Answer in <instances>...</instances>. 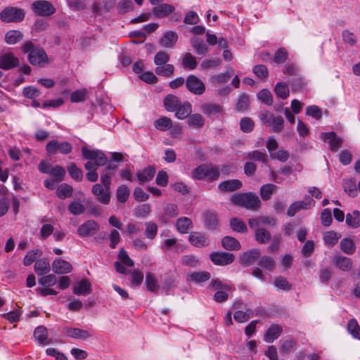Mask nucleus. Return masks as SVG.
Listing matches in <instances>:
<instances>
[{
    "label": "nucleus",
    "mask_w": 360,
    "mask_h": 360,
    "mask_svg": "<svg viewBox=\"0 0 360 360\" xmlns=\"http://www.w3.org/2000/svg\"><path fill=\"white\" fill-rule=\"evenodd\" d=\"M88 93L86 89L76 90L71 94L70 101L72 103L84 102L87 99Z\"/></svg>",
    "instance_id": "obj_41"
},
{
    "label": "nucleus",
    "mask_w": 360,
    "mask_h": 360,
    "mask_svg": "<svg viewBox=\"0 0 360 360\" xmlns=\"http://www.w3.org/2000/svg\"><path fill=\"white\" fill-rule=\"evenodd\" d=\"M281 351L283 353H288L295 345V342L290 337L280 340Z\"/></svg>",
    "instance_id": "obj_60"
},
{
    "label": "nucleus",
    "mask_w": 360,
    "mask_h": 360,
    "mask_svg": "<svg viewBox=\"0 0 360 360\" xmlns=\"http://www.w3.org/2000/svg\"><path fill=\"white\" fill-rule=\"evenodd\" d=\"M50 264L46 258L39 259L34 264V271L37 275L46 274L50 271Z\"/></svg>",
    "instance_id": "obj_28"
},
{
    "label": "nucleus",
    "mask_w": 360,
    "mask_h": 360,
    "mask_svg": "<svg viewBox=\"0 0 360 360\" xmlns=\"http://www.w3.org/2000/svg\"><path fill=\"white\" fill-rule=\"evenodd\" d=\"M131 274V284L132 286L140 285L143 280V274L139 269L129 271Z\"/></svg>",
    "instance_id": "obj_59"
},
{
    "label": "nucleus",
    "mask_w": 360,
    "mask_h": 360,
    "mask_svg": "<svg viewBox=\"0 0 360 360\" xmlns=\"http://www.w3.org/2000/svg\"><path fill=\"white\" fill-rule=\"evenodd\" d=\"M340 245L342 251L347 255H352L356 250L354 243L350 238H345L342 239Z\"/></svg>",
    "instance_id": "obj_39"
},
{
    "label": "nucleus",
    "mask_w": 360,
    "mask_h": 360,
    "mask_svg": "<svg viewBox=\"0 0 360 360\" xmlns=\"http://www.w3.org/2000/svg\"><path fill=\"white\" fill-rule=\"evenodd\" d=\"M249 97L246 94H242L239 96L236 105V109L238 112H244L249 107Z\"/></svg>",
    "instance_id": "obj_58"
},
{
    "label": "nucleus",
    "mask_w": 360,
    "mask_h": 360,
    "mask_svg": "<svg viewBox=\"0 0 360 360\" xmlns=\"http://www.w3.org/2000/svg\"><path fill=\"white\" fill-rule=\"evenodd\" d=\"M335 265L341 271H348L353 267V262L347 257L336 255L333 258Z\"/></svg>",
    "instance_id": "obj_20"
},
{
    "label": "nucleus",
    "mask_w": 360,
    "mask_h": 360,
    "mask_svg": "<svg viewBox=\"0 0 360 360\" xmlns=\"http://www.w3.org/2000/svg\"><path fill=\"white\" fill-rule=\"evenodd\" d=\"M49 174L53 176L56 181H62L65 175V170L61 166L56 165L51 169Z\"/></svg>",
    "instance_id": "obj_64"
},
{
    "label": "nucleus",
    "mask_w": 360,
    "mask_h": 360,
    "mask_svg": "<svg viewBox=\"0 0 360 360\" xmlns=\"http://www.w3.org/2000/svg\"><path fill=\"white\" fill-rule=\"evenodd\" d=\"M24 17L23 10L16 7H6L0 12V19L4 22H20Z\"/></svg>",
    "instance_id": "obj_5"
},
{
    "label": "nucleus",
    "mask_w": 360,
    "mask_h": 360,
    "mask_svg": "<svg viewBox=\"0 0 360 360\" xmlns=\"http://www.w3.org/2000/svg\"><path fill=\"white\" fill-rule=\"evenodd\" d=\"M146 285L148 290L150 292H156L160 288L155 274L151 272H148L146 274Z\"/></svg>",
    "instance_id": "obj_38"
},
{
    "label": "nucleus",
    "mask_w": 360,
    "mask_h": 360,
    "mask_svg": "<svg viewBox=\"0 0 360 360\" xmlns=\"http://www.w3.org/2000/svg\"><path fill=\"white\" fill-rule=\"evenodd\" d=\"M254 122L249 117H243L240 122V129L245 133H250L253 130Z\"/></svg>",
    "instance_id": "obj_63"
},
{
    "label": "nucleus",
    "mask_w": 360,
    "mask_h": 360,
    "mask_svg": "<svg viewBox=\"0 0 360 360\" xmlns=\"http://www.w3.org/2000/svg\"><path fill=\"white\" fill-rule=\"evenodd\" d=\"M201 110L209 117L222 113V108L215 103H204L201 105Z\"/></svg>",
    "instance_id": "obj_29"
},
{
    "label": "nucleus",
    "mask_w": 360,
    "mask_h": 360,
    "mask_svg": "<svg viewBox=\"0 0 360 360\" xmlns=\"http://www.w3.org/2000/svg\"><path fill=\"white\" fill-rule=\"evenodd\" d=\"M46 149L49 153L54 154L58 150L61 154L66 155L72 151V146L67 141L60 143L56 140H51L47 143Z\"/></svg>",
    "instance_id": "obj_10"
},
{
    "label": "nucleus",
    "mask_w": 360,
    "mask_h": 360,
    "mask_svg": "<svg viewBox=\"0 0 360 360\" xmlns=\"http://www.w3.org/2000/svg\"><path fill=\"white\" fill-rule=\"evenodd\" d=\"M259 266L267 269L269 271H273L276 267V262L274 259L269 256H262L259 260Z\"/></svg>",
    "instance_id": "obj_48"
},
{
    "label": "nucleus",
    "mask_w": 360,
    "mask_h": 360,
    "mask_svg": "<svg viewBox=\"0 0 360 360\" xmlns=\"http://www.w3.org/2000/svg\"><path fill=\"white\" fill-rule=\"evenodd\" d=\"M321 138L328 141L330 148L333 151H337L340 148L342 143V139L338 137L336 134L333 131L321 134Z\"/></svg>",
    "instance_id": "obj_19"
},
{
    "label": "nucleus",
    "mask_w": 360,
    "mask_h": 360,
    "mask_svg": "<svg viewBox=\"0 0 360 360\" xmlns=\"http://www.w3.org/2000/svg\"><path fill=\"white\" fill-rule=\"evenodd\" d=\"M178 35L175 32L168 31L166 32L163 37L160 39V44L166 48H172L176 43Z\"/></svg>",
    "instance_id": "obj_25"
},
{
    "label": "nucleus",
    "mask_w": 360,
    "mask_h": 360,
    "mask_svg": "<svg viewBox=\"0 0 360 360\" xmlns=\"http://www.w3.org/2000/svg\"><path fill=\"white\" fill-rule=\"evenodd\" d=\"M191 43L198 54L203 55L208 51L207 46L202 39L194 37L191 38Z\"/></svg>",
    "instance_id": "obj_32"
},
{
    "label": "nucleus",
    "mask_w": 360,
    "mask_h": 360,
    "mask_svg": "<svg viewBox=\"0 0 360 360\" xmlns=\"http://www.w3.org/2000/svg\"><path fill=\"white\" fill-rule=\"evenodd\" d=\"M72 290L77 295H87L92 290L91 282L86 278L82 279L74 285Z\"/></svg>",
    "instance_id": "obj_18"
},
{
    "label": "nucleus",
    "mask_w": 360,
    "mask_h": 360,
    "mask_svg": "<svg viewBox=\"0 0 360 360\" xmlns=\"http://www.w3.org/2000/svg\"><path fill=\"white\" fill-rule=\"evenodd\" d=\"M219 170L218 167L211 165H201L193 172L194 179L201 180L207 179L210 181H214L219 178Z\"/></svg>",
    "instance_id": "obj_4"
},
{
    "label": "nucleus",
    "mask_w": 360,
    "mask_h": 360,
    "mask_svg": "<svg viewBox=\"0 0 360 360\" xmlns=\"http://www.w3.org/2000/svg\"><path fill=\"white\" fill-rule=\"evenodd\" d=\"M282 332V328L278 325H272L267 330L264 340L267 342H272L277 339Z\"/></svg>",
    "instance_id": "obj_33"
},
{
    "label": "nucleus",
    "mask_w": 360,
    "mask_h": 360,
    "mask_svg": "<svg viewBox=\"0 0 360 360\" xmlns=\"http://www.w3.org/2000/svg\"><path fill=\"white\" fill-rule=\"evenodd\" d=\"M72 193V186L66 184L60 185L56 191L57 196L60 199H65L67 197L71 196Z\"/></svg>",
    "instance_id": "obj_50"
},
{
    "label": "nucleus",
    "mask_w": 360,
    "mask_h": 360,
    "mask_svg": "<svg viewBox=\"0 0 360 360\" xmlns=\"http://www.w3.org/2000/svg\"><path fill=\"white\" fill-rule=\"evenodd\" d=\"M145 236L148 239H154L158 233V226L155 223L148 221L145 223Z\"/></svg>",
    "instance_id": "obj_51"
},
{
    "label": "nucleus",
    "mask_w": 360,
    "mask_h": 360,
    "mask_svg": "<svg viewBox=\"0 0 360 360\" xmlns=\"http://www.w3.org/2000/svg\"><path fill=\"white\" fill-rule=\"evenodd\" d=\"M274 91L276 96L282 99H286L290 94L288 86L284 82H278L276 84Z\"/></svg>",
    "instance_id": "obj_44"
},
{
    "label": "nucleus",
    "mask_w": 360,
    "mask_h": 360,
    "mask_svg": "<svg viewBox=\"0 0 360 360\" xmlns=\"http://www.w3.org/2000/svg\"><path fill=\"white\" fill-rule=\"evenodd\" d=\"M101 184H96L93 186L91 192L96 196L97 200L103 205L109 204L110 201V184L111 175L104 174L101 176Z\"/></svg>",
    "instance_id": "obj_1"
},
{
    "label": "nucleus",
    "mask_w": 360,
    "mask_h": 360,
    "mask_svg": "<svg viewBox=\"0 0 360 360\" xmlns=\"http://www.w3.org/2000/svg\"><path fill=\"white\" fill-rule=\"evenodd\" d=\"M82 153L84 158L93 160L97 166H103L107 162L105 154L98 150H89L86 146L82 147Z\"/></svg>",
    "instance_id": "obj_8"
},
{
    "label": "nucleus",
    "mask_w": 360,
    "mask_h": 360,
    "mask_svg": "<svg viewBox=\"0 0 360 360\" xmlns=\"http://www.w3.org/2000/svg\"><path fill=\"white\" fill-rule=\"evenodd\" d=\"M257 98L267 105H271L273 103V96L268 89H264L259 91L257 94Z\"/></svg>",
    "instance_id": "obj_55"
},
{
    "label": "nucleus",
    "mask_w": 360,
    "mask_h": 360,
    "mask_svg": "<svg viewBox=\"0 0 360 360\" xmlns=\"http://www.w3.org/2000/svg\"><path fill=\"white\" fill-rule=\"evenodd\" d=\"M182 65L185 68L193 70L197 66V62L195 57L193 56L191 53H187L183 58Z\"/></svg>",
    "instance_id": "obj_61"
},
{
    "label": "nucleus",
    "mask_w": 360,
    "mask_h": 360,
    "mask_svg": "<svg viewBox=\"0 0 360 360\" xmlns=\"http://www.w3.org/2000/svg\"><path fill=\"white\" fill-rule=\"evenodd\" d=\"M230 226L234 231L245 233L248 229L245 224L238 218H232L230 220Z\"/></svg>",
    "instance_id": "obj_53"
},
{
    "label": "nucleus",
    "mask_w": 360,
    "mask_h": 360,
    "mask_svg": "<svg viewBox=\"0 0 360 360\" xmlns=\"http://www.w3.org/2000/svg\"><path fill=\"white\" fill-rule=\"evenodd\" d=\"M33 9L40 16H49L56 11L53 6L47 1L39 0L33 3Z\"/></svg>",
    "instance_id": "obj_11"
},
{
    "label": "nucleus",
    "mask_w": 360,
    "mask_h": 360,
    "mask_svg": "<svg viewBox=\"0 0 360 360\" xmlns=\"http://www.w3.org/2000/svg\"><path fill=\"white\" fill-rule=\"evenodd\" d=\"M188 124L195 128H201L205 124V119L200 114L190 115L188 119Z\"/></svg>",
    "instance_id": "obj_46"
},
{
    "label": "nucleus",
    "mask_w": 360,
    "mask_h": 360,
    "mask_svg": "<svg viewBox=\"0 0 360 360\" xmlns=\"http://www.w3.org/2000/svg\"><path fill=\"white\" fill-rule=\"evenodd\" d=\"M155 174V169L153 166H148L143 170L136 173V176L141 184H143L146 182L151 180Z\"/></svg>",
    "instance_id": "obj_27"
},
{
    "label": "nucleus",
    "mask_w": 360,
    "mask_h": 360,
    "mask_svg": "<svg viewBox=\"0 0 360 360\" xmlns=\"http://www.w3.org/2000/svg\"><path fill=\"white\" fill-rule=\"evenodd\" d=\"M223 248L228 250H238L240 249V243L235 238L231 236H224L221 239Z\"/></svg>",
    "instance_id": "obj_31"
},
{
    "label": "nucleus",
    "mask_w": 360,
    "mask_h": 360,
    "mask_svg": "<svg viewBox=\"0 0 360 360\" xmlns=\"http://www.w3.org/2000/svg\"><path fill=\"white\" fill-rule=\"evenodd\" d=\"M41 255V252L38 249L32 250L29 251L23 259L24 265L30 266L32 262H34L36 260L37 255Z\"/></svg>",
    "instance_id": "obj_62"
},
{
    "label": "nucleus",
    "mask_w": 360,
    "mask_h": 360,
    "mask_svg": "<svg viewBox=\"0 0 360 360\" xmlns=\"http://www.w3.org/2000/svg\"><path fill=\"white\" fill-rule=\"evenodd\" d=\"M210 258L214 264L225 266L231 264L234 261L235 257L232 253L215 252L210 255Z\"/></svg>",
    "instance_id": "obj_12"
},
{
    "label": "nucleus",
    "mask_w": 360,
    "mask_h": 360,
    "mask_svg": "<svg viewBox=\"0 0 360 360\" xmlns=\"http://www.w3.org/2000/svg\"><path fill=\"white\" fill-rule=\"evenodd\" d=\"M188 280L195 283L205 282L210 278V274L207 271L191 272L188 274Z\"/></svg>",
    "instance_id": "obj_36"
},
{
    "label": "nucleus",
    "mask_w": 360,
    "mask_h": 360,
    "mask_svg": "<svg viewBox=\"0 0 360 360\" xmlns=\"http://www.w3.org/2000/svg\"><path fill=\"white\" fill-rule=\"evenodd\" d=\"M155 128L160 131H166L172 127V120L167 117H162L154 122Z\"/></svg>",
    "instance_id": "obj_45"
},
{
    "label": "nucleus",
    "mask_w": 360,
    "mask_h": 360,
    "mask_svg": "<svg viewBox=\"0 0 360 360\" xmlns=\"http://www.w3.org/2000/svg\"><path fill=\"white\" fill-rule=\"evenodd\" d=\"M22 39V34L18 30H10L5 35V40L8 44H15Z\"/></svg>",
    "instance_id": "obj_42"
},
{
    "label": "nucleus",
    "mask_w": 360,
    "mask_h": 360,
    "mask_svg": "<svg viewBox=\"0 0 360 360\" xmlns=\"http://www.w3.org/2000/svg\"><path fill=\"white\" fill-rule=\"evenodd\" d=\"M276 186L272 184H266L263 185L260 188V195L263 200H269L271 197V195L276 192Z\"/></svg>",
    "instance_id": "obj_43"
},
{
    "label": "nucleus",
    "mask_w": 360,
    "mask_h": 360,
    "mask_svg": "<svg viewBox=\"0 0 360 360\" xmlns=\"http://www.w3.org/2000/svg\"><path fill=\"white\" fill-rule=\"evenodd\" d=\"M188 240L191 245L198 248L206 247L210 244L209 238L205 234L197 231L192 232L189 235Z\"/></svg>",
    "instance_id": "obj_16"
},
{
    "label": "nucleus",
    "mask_w": 360,
    "mask_h": 360,
    "mask_svg": "<svg viewBox=\"0 0 360 360\" xmlns=\"http://www.w3.org/2000/svg\"><path fill=\"white\" fill-rule=\"evenodd\" d=\"M174 11V7L170 4H162L155 6L152 11L159 18H165Z\"/></svg>",
    "instance_id": "obj_24"
},
{
    "label": "nucleus",
    "mask_w": 360,
    "mask_h": 360,
    "mask_svg": "<svg viewBox=\"0 0 360 360\" xmlns=\"http://www.w3.org/2000/svg\"><path fill=\"white\" fill-rule=\"evenodd\" d=\"M52 269L56 274H65L70 273L72 267L70 262L64 259H57L52 264Z\"/></svg>",
    "instance_id": "obj_17"
},
{
    "label": "nucleus",
    "mask_w": 360,
    "mask_h": 360,
    "mask_svg": "<svg viewBox=\"0 0 360 360\" xmlns=\"http://www.w3.org/2000/svg\"><path fill=\"white\" fill-rule=\"evenodd\" d=\"M346 224L354 229L360 226V212L354 210L352 213H348L346 215Z\"/></svg>",
    "instance_id": "obj_35"
},
{
    "label": "nucleus",
    "mask_w": 360,
    "mask_h": 360,
    "mask_svg": "<svg viewBox=\"0 0 360 360\" xmlns=\"http://www.w3.org/2000/svg\"><path fill=\"white\" fill-rule=\"evenodd\" d=\"M65 333L68 337L81 340H86L91 336L89 331L77 328H65Z\"/></svg>",
    "instance_id": "obj_22"
},
{
    "label": "nucleus",
    "mask_w": 360,
    "mask_h": 360,
    "mask_svg": "<svg viewBox=\"0 0 360 360\" xmlns=\"http://www.w3.org/2000/svg\"><path fill=\"white\" fill-rule=\"evenodd\" d=\"M260 119L265 124L271 127L273 131L276 133L280 132L283 128L284 120L280 115L275 116L266 112L260 115Z\"/></svg>",
    "instance_id": "obj_6"
},
{
    "label": "nucleus",
    "mask_w": 360,
    "mask_h": 360,
    "mask_svg": "<svg viewBox=\"0 0 360 360\" xmlns=\"http://www.w3.org/2000/svg\"><path fill=\"white\" fill-rule=\"evenodd\" d=\"M19 65V60L13 53H6L0 57V68L8 70Z\"/></svg>",
    "instance_id": "obj_15"
},
{
    "label": "nucleus",
    "mask_w": 360,
    "mask_h": 360,
    "mask_svg": "<svg viewBox=\"0 0 360 360\" xmlns=\"http://www.w3.org/2000/svg\"><path fill=\"white\" fill-rule=\"evenodd\" d=\"M130 191L126 185L120 186L116 191V196L120 202H125L129 196Z\"/></svg>",
    "instance_id": "obj_49"
},
{
    "label": "nucleus",
    "mask_w": 360,
    "mask_h": 360,
    "mask_svg": "<svg viewBox=\"0 0 360 360\" xmlns=\"http://www.w3.org/2000/svg\"><path fill=\"white\" fill-rule=\"evenodd\" d=\"M24 53H28V60L32 65H40L48 61L45 51L39 46H36L32 41H27L21 46Z\"/></svg>",
    "instance_id": "obj_2"
},
{
    "label": "nucleus",
    "mask_w": 360,
    "mask_h": 360,
    "mask_svg": "<svg viewBox=\"0 0 360 360\" xmlns=\"http://www.w3.org/2000/svg\"><path fill=\"white\" fill-rule=\"evenodd\" d=\"M347 330L354 338L360 340V327L356 319H351L348 322Z\"/></svg>",
    "instance_id": "obj_54"
},
{
    "label": "nucleus",
    "mask_w": 360,
    "mask_h": 360,
    "mask_svg": "<svg viewBox=\"0 0 360 360\" xmlns=\"http://www.w3.org/2000/svg\"><path fill=\"white\" fill-rule=\"evenodd\" d=\"M174 68L171 64H166L163 65H158L155 70V73L160 76H165L167 77H170L173 75Z\"/></svg>",
    "instance_id": "obj_47"
},
{
    "label": "nucleus",
    "mask_w": 360,
    "mask_h": 360,
    "mask_svg": "<svg viewBox=\"0 0 360 360\" xmlns=\"http://www.w3.org/2000/svg\"><path fill=\"white\" fill-rule=\"evenodd\" d=\"M259 256V250L257 248L245 252L240 257V264L246 266H251L258 259Z\"/></svg>",
    "instance_id": "obj_14"
},
{
    "label": "nucleus",
    "mask_w": 360,
    "mask_h": 360,
    "mask_svg": "<svg viewBox=\"0 0 360 360\" xmlns=\"http://www.w3.org/2000/svg\"><path fill=\"white\" fill-rule=\"evenodd\" d=\"M247 158L251 160L260 162L263 164H266L269 160L267 154L258 150L248 152Z\"/></svg>",
    "instance_id": "obj_34"
},
{
    "label": "nucleus",
    "mask_w": 360,
    "mask_h": 360,
    "mask_svg": "<svg viewBox=\"0 0 360 360\" xmlns=\"http://www.w3.org/2000/svg\"><path fill=\"white\" fill-rule=\"evenodd\" d=\"M231 201L236 205L251 210H257L260 206L259 197L252 193L234 194Z\"/></svg>",
    "instance_id": "obj_3"
},
{
    "label": "nucleus",
    "mask_w": 360,
    "mask_h": 360,
    "mask_svg": "<svg viewBox=\"0 0 360 360\" xmlns=\"http://www.w3.org/2000/svg\"><path fill=\"white\" fill-rule=\"evenodd\" d=\"M99 226L94 220H89L80 225L77 229V233L81 237L93 236L98 230Z\"/></svg>",
    "instance_id": "obj_13"
},
{
    "label": "nucleus",
    "mask_w": 360,
    "mask_h": 360,
    "mask_svg": "<svg viewBox=\"0 0 360 360\" xmlns=\"http://www.w3.org/2000/svg\"><path fill=\"white\" fill-rule=\"evenodd\" d=\"M205 226L210 230H215L217 228L219 221L217 213L214 211H207L203 215Z\"/></svg>",
    "instance_id": "obj_21"
},
{
    "label": "nucleus",
    "mask_w": 360,
    "mask_h": 360,
    "mask_svg": "<svg viewBox=\"0 0 360 360\" xmlns=\"http://www.w3.org/2000/svg\"><path fill=\"white\" fill-rule=\"evenodd\" d=\"M314 205L315 201L309 195H307L304 197L303 200L292 202L290 205L287 214L290 217H293L301 210L311 209L314 206Z\"/></svg>",
    "instance_id": "obj_9"
},
{
    "label": "nucleus",
    "mask_w": 360,
    "mask_h": 360,
    "mask_svg": "<svg viewBox=\"0 0 360 360\" xmlns=\"http://www.w3.org/2000/svg\"><path fill=\"white\" fill-rule=\"evenodd\" d=\"M68 171L72 179L82 181L83 178L82 171L74 162L70 164L68 167Z\"/></svg>",
    "instance_id": "obj_56"
},
{
    "label": "nucleus",
    "mask_w": 360,
    "mask_h": 360,
    "mask_svg": "<svg viewBox=\"0 0 360 360\" xmlns=\"http://www.w3.org/2000/svg\"><path fill=\"white\" fill-rule=\"evenodd\" d=\"M34 337L40 345L47 344L48 342H46L48 339L46 328L42 326H38L34 331Z\"/></svg>",
    "instance_id": "obj_37"
},
{
    "label": "nucleus",
    "mask_w": 360,
    "mask_h": 360,
    "mask_svg": "<svg viewBox=\"0 0 360 360\" xmlns=\"http://www.w3.org/2000/svg\"><path fill=\"white\" fill-rule=\"evenodd\" d=\"M192 112V106L190 103H180L179 105L175 110V116L179 120H184L188 117Z\"/></svg>",
    "instance_id": "obj_26"
},
{
    "label": "nucleus",
    "mask_w": 360,
    "mask_h": 360,
    "mask_svg": "<svg viewBox=\"0 0 360 360\" xmlns=\"http://www.w3.org/2000/svg\"><path fill=\"white\" fill-rule=\"evenodd\" d=\"M192 224L191 219L188 217H181L176 221V226L181 233H185L192 227Z\"/></svg>",
    "instance_id": "obj_40"
},
{
    "label": "nucleus",
    "mask_w": 360,
    "mask_h": 360,
    "mask_svg": "<svg viewBox=\"0 0 360 360\" xmlns=\"http://www.w3.org/2000/svg\"><path fill=\"white\" fill-rule=\"evenodd\" d=\"M243 184L240 180L231 179L221 182L218 188L222 191L233 192L240 189Z\"/></svg>",
    "instance_id": "obj_23"
},
{
    "label": "nucleus",
    "mask_w": 360,
    "mask_h": 360,
    "mask_svg": "<svg viewBox=\"0 0 360 360\" xmlns=\"http://www.w3.org/2000/svg\"><path fill=\"white\" fill-rule=\"evenodd\" d=\"M164 107L167 111L174 112L178 105H179L181 101L177 96L168 94L164 99Z\"/></svg>",
    "instance_id": "obj_30"
},
{
    "label": "nucleus",
    "mask_w": 360,
    "mask_h": 360,
    "mask_svg": "<svg viewBox=\"0 0 360 360\" xmlns=\"http://www.w3.org/2000/svg\"><path fill=\"white\" fill-rule=\"evenodd\" d=\"M340 238V235L338 234L333 231H327L324 233L323 240L325 243L329 246H333L335 245L338 239Z\"/></svg>",
    "instance_id": "obj_52"
},
{
    "label": "nucleus",
    "mask_w": 360,
    "mask_h": 360,
    "mask_svg": "<svg viewBox=\"0 0 360 360\" xmlns=\"http://www.w3.org/2000/svg\"><path fill=\"white\" fill-rule=\"evenodd\" d=\"M187 89L195 95H202L205 91L204 82L194 75H190L186 79Z\"/></svg>",
    "instance_id": "obj_7"
},
{
    "label": "nucleus",
    "mask_w": 360,
    "mask_h": 360,
    "mask_svg": "<svg viewBox=\"0 0 360 360\" xmlns=\"http://www.w3.org/2000/svg\"><path fill=\"white\" fill-rule=\"evenodd\" d=\"M255 238L259 243H266L271 239V234L264 229H258L255 232Z\"/></svg>",
    "instance_id": "obj_57"
}]
</instances>
